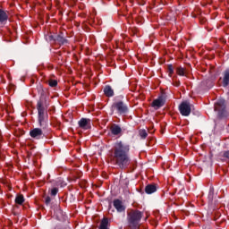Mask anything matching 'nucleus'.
<instances>
[{"label":"nucleus","mask_w":229,"mask_h":229,"mask_svg":"<svg viewBox=\"0 0 229 229\" xmlns=\"http://www.w3.org/2000/svg\"><path fill=\"white\" fill-rule=\"evenodd\" d=\"M114 207L117 210V212L124 211V206H123V202L119 199H115L114 201Z\"/></svg>","instance_id":"nucleus-10"},{"label":"nucleus","mask_w":229,"mask_h":229,"mask_svg":"<svg viewBox=\"0 0 229 229\" xmlns=\"http://www.w3.org/2000/svg\"><path fill=\"white\" fill-rule=\"evenodd\" d=\"M30 135L32 137V139L38 140L44 137V131H42V129L40 128H35L30 131Z\"/></svg>","instance_id":"nucleus-6"},{"label":"nucleus","mask_w":229,"mask_h":229,"mask_svg":"<svg viewBox=\"0 0 229 229\" xmlns=\"http://www.w3.org/2000/svg\"><path fill=\"white\" fill-rule=\"evenodd\" d=\"M49 85L50 87H56V85H58V82L56 81H50Z\"/></svg>","instance_id":"nucleus-23"},{"label":"nucleus","mask_w":229,"mask_h":229,"mask_svg":"<svg viewBox=\"0 0 229 229\" xmlns=\"http://www.w3.org/2000/svg\"><path fill=\"white\" fill-rule=\"evenodd\" d=\"M229 84V69L224 72L223 85L228 87Z\"/></svg>","instance_id":"nucleus-12"},{"label":"nucleus","mask_w":229,"mask_h":229,"mask_svg":"<svg viewBox=\"0 0 229 229\" xmlns=\"http://www.w3.org/2000/svg\"><path fill=\"white\" fill-rule=\"evenodd\" d=\"M56 194H58V188L52 189L51 195L52 196H56Z\"/></svg>","instance_id":"nucleus-22"},{"label":"nucleus","mask_w":229,"mask_h":229,"mask_svg":"<svg viewBox=\"0 0 229 229\" xmlns=\"http://www.w3.org/2000/svg\"><path fill=\"white\" fill-rule=\"evenodd\" d=\"M130 145L123 143V141H117L114 144V158L120 167H126L130 164Z\"/></svg>","instance_id":"nucleus-1"},{"label":"nucleus","mask_w":229,"mask_h":229,"mask_svg":"<svg viewBox=\"0 0 229 229\" xmlns=\"http://www.w3.org/2000/svg\"><path fill=\"white\" fill-rule=\"evenodd\" d=\"M165 104V100L164 97H159L152 102V106L155 110H158V108H162V106Z\"/></svg>","instance_id":"nucleus-8"},{"label":"nucleus","mask_w":229,"mask_h":229,"mask_svg":"<svg viewBox=\"0 0 229 229\" xmlns=\"http://www.w3.org/2000/svg\"><path fill=\"white\" fill-rule=\"evenodd\" d=\"M15 203H17L18 205H22V203H24V196L17 195L15 198Z\"/></svg>","instance_id":"nucleus-16"},{"label":"nucleus","mask_w":229,"mask_h":229,"mask_svg":"<svg viewBox=\"0 0 229 229\" xmlns=\"http://www.w3.org/2000/svg\"><path fill=\"white\" fill-rule=\"evenodd\" d=\"M177 74L179 76H185V70L183 68H177Z\"/></svg>","instance_id":"nucleus-20"},{"label":"nucleus","mask_w":229,"mask_h":229,"mask_svg":"<svg viewBox=\"0 0 229 229\" xmlns=\"http://www.w3.org/2000/svg\"><path fill=\"white\" fill-rule=\"evenodd\" d=\"M175 86H176V87H180V83H179V82L176 83Z\"/></svg>","instance_id":"nucleus-28"},{"label":"nucleus","mask_w":229,"mask_h":229,"mask_svg":"<svg viewBox=\"0 0 229 229\" xmlns=\"http://www.w3.org/2000/svg\"><path fill=\"white\" fill-rule=\"evenodd\" d=\"M112 110L116 111L117 114H126L128 112V106L123 101H116L113 104Z\"/></svg>","instance_id":"nucleus-4"},{"label":"nucleus","mask_w":229,"mask_h":229,"mask_svg":"<svg viewBox=\"0 0 229 229\" xmlns=\"http://www.w3.org/2000/svg\"><path fill=\"white\" fill-rule=\"evenodd\" d=\"M55 42H58L59 44H67V39L64 38L63 35H56L55 38Z\"/></svg>","instance_id":"nucleus-14"},{"label":"nucleus","mask_w":229,"mask_h":229,"mask_svg":"<svg viewBox=\"0 0 229 229\" xmlns=\"http://www.w3.org/2000/svg\"><path fill=\"white\" fill-rule=\"evenodd\" d=\"M145 191L147 194H153V192H157V186L155 184H148L146 186Z\"/></svg>","instance_id":"nucleus-11"},{"label":"nucleus","mask_w":229,"mask_h":229,"mask_svg":"<svg viewBox=\"0 0 229 229\" xmlns=\"http://www.w3.org/2000/svg\"><path fill=\"white\" fill-rule=\"evenodd\" d=\"M142 219L140 211H132L129 214V225L131 228H137Z\"/></svg>","instance_id":"nucleus-3"},{"label":"nucleus","mask_w":229,"mask_h":229,"mask_svg":"<svg viewBox=\"0 0 229 229\" xmlns=\"http://www.w3.org/2000/svg\"><path fill=\"white\" fill-rule=\"evenodd\" d=\"M46 203H51V198L47 197V198L46 199Z\"/></svg>","instance_id":"nucleus-26"},{"label":"nucleus","mask_w":229,"mask_h":229,"mask_svg":"<svg viewBox=\"0 0 229 229\" xmlns=\"http://www.w3.org/2000/svg\"><path fill=\"white\" fill-rule=\"evenodd\" d=\"M168 71H169V74H170V75L174 72V68H173V65H171V64L168 65Z\"/></svg>","instance_id":"nucleus-24"},{"label":"nucleus","mask_w":229,"mask_h":229,"mask_svg":"<svg viewBox=\"0 0 229 229\" xmlns=\"http://www.w3.org/2000/svg\"><path fill=\"white\" fill-rule=\"evenodd\" d=\"M216 112H221V110H225V99L220 98L216 101L215 105Z\"/></svg>","instance_id":"nucleus-9"},{"label":"nucleus","mask_w":229,"mask_h":229,"mask_svg":"<svg viewBox=\"0 0 229 229\" xmlns=\"http://www.w3.org/2000/svg\"><path fill=\"white\" fill-rule=\"evenodd\" d=\"M65 185H67V183H63L61 186L65 187Z\"/></svg>","instance_id":"nucleus-27"},{"label":"nucleus","mask_w":229,"mask_h":229,"mask_svg":"<svg viewBox=\"0 0 229 229\" xmlns=\"http://www.w3.org/2000/svg\"><path fill=\"white\" fill-rule=\"evenodd\" d=\"M7 19L8 16H6V13L0 9V22H4V21H6Z\"/></svg>","instance_id":"nucleus-18"},{"label":"nucleus","mask_w":229,"mask_h":229,"mask_svg":"<svg viewBox=\"0 0 229 229\" xmlns=\"http://www.w3.org/2000/svg\"><path fill=\"white\" fill-rule=\"evenodd\" d=\"M104 94H106L107 98H112V96H114V89H112V87L110 86H106L104 89Z\"/></svg>","instance_id":"nucleus-13"},{"label":"nucleus","mask_w":229,"mask_h":229,"mask_svg":"<svg viewBox=\"0 0 229 229\" xmlns=\"http://www.w3.org/2000/svg\"><path fill=\"white\" fill-rule=\"evenodd\" d=\"M223 157H224L225 158H227V160H229V150L223 152Z\"/></svg>","instance_id":"nucleus-25"},{"label":"nucleus","mask_w":229,"mask_h":229,"mask_svg":"<svg viewBox=\"0 0 229 229\" xmlns=\"http://www.w3.org/2000/svg\"><path fill=\"white\" fill-rule=\"evenodd\" d=\"M140 136L141 139H146V137H148V132H146V130L140 131Z\"/></svg>","instance_id":"nucleus-21"},{"label":"nucleus","mask_w":229,"mask_h":229,"mask_svg":"<svg viewBox=\"0 0 229 229\" xmlns=\"http://www.w3.org/2000/svg\"><path fill=\"white\" fill-rule=\"evenodd\" d=\"M180 114L183 115L184 117H189L191 115V111L192 110V107L191 106V103L184 101L179 106Z\"/></svg>","instance_id":"nucleus-5"},{"label":"nucleus","mask_w":229,"mask_h":229,"mask_svg":"<svg viewBox=\"0 0 229 229\" xmlns=\"http://www.w3.org/2000/svg\"><path fill=\"white\" fill-rule=\"evenodd\" d=\"M121 131H122V129L118 125H114L111 127V133H113V135H119Z\"/></svg>","instance_id":"nucleus-15"},{"label":"nucleus","mask_w":229,"mask_h":229,"mask_svg":"<svg viewBox=\"0 0 229 229\" xmlns=\"http://www.w3.org/2000/svg\"><path fill=\"white\" fill-rule=\"evenodd\" d=\"M38 124L40 128L46 130L47 128V111L42 105V102H38Z\"/></svg>","instance_id":"nucleus-2"},{"label":"nucleus","mask_w":229,"mask_h":229,"mask_svg":"<svg viewBox=\"0 0 229 229\" xmlns=\"http://www.w3.org/2000/svg\"><path fill=\"white\" fill-rule=\"evenodd\" d=\"M55 38H56V36H53V35L46 36V40H47V42H55Z\"/></svg>","instance_id":"nucleus-19"},{"label":"nucleus","mask_w":229,"mask_h":229,"mask_svg":"<svg viewBox=\"0 0 229 229\" xmlns=\"http://www.w3.org/2000/svg\"><path fill=\"white\" fill-rule=\"evenodd\" d=\"M106 226H108V219L107 218H104L101 221L99 229H108V227H106Z\"/></svg>","instance_id":"nucleus-17"},{"label":"nucleus","mask_w":229,"mask_h":229,"mask_svg":"<svg viewBox=\"0 0 229 229\" xmlns=\"http://www.w3.org/2000/svg\"><path fill=\"white\" fill-rule=\"evenodd\" d=\"M78 124L82 130H90V119L89 118H81Z\"/></svg>","instance_id":"nucleus-7"}]
</instances>
